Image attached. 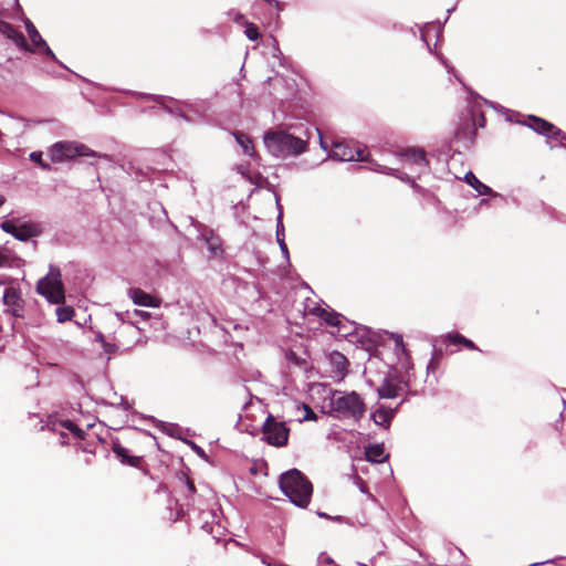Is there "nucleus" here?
<instances>
[{"mask_svg":"<svg viewBox=\"0 0 566 566\" xmlns=\"http://www.w3.org/2000/svg\"><path fill=\"white\" fill-rule=\"evenodd\" d=\"M282 492L298 507L310 504L313 485L311 481L297 469H292L280 476Z\"/></svg>","mask_w":566,"mask_h":566,"instance_id":"obj_1","label":"nucleus"},{"mask_svg":"<svg viewBox=\"0 0 566 566\" xmlns=\"http://www.w3.org/2000/svg\"><path fill=\"white\" fill-rule=\"evenodd\" d=\"M264 144L268 150L276 157L297 156L305 151L307 140L280 130L269 132L264 135Z\"/></svg>","mask_w":566,"mask_h":566,"instance_id":"obj_2","label":"nucleus"},{"mask_svg":"<svg viewBox=\"0 0 566 566\" xmlns=\"http://www.w3.org/2000/svg\"><path fill=\"white\" fill-rule=\"evenodd\" d=\"M331 411L342 419L360 420L366 412V405L356 391L336 390L331 398Z\"/></svg>","mask_w":566,"mask_h":566,"instance_id":"obj_3","label":"nucleus"},{"mask_svg":"<svg viewBox=\"0 0 566 566\" xmlns=\"http://www.w3.org/2000/svg\"><path fill=\"white\" fill-rule=\"evenodd\" d=\"M49 155L53 163H62L64 160L73 159L77 156L101 157L87 146L74 142L55 143L50 148Z\"/></svg>","mask_w":566,"mask_h":566,"instance_id":"obj_4","label":"nucleus"},{"mask_svg":"<svg viewBox=\"0 0 566 566\" xmlns=\"http://www.w3.org/2000/svg\"><path fill=\"white\" fill-rule=\"evenodd\" d=\"M36 290L53 304L63 303L65 300L64 287L59 270L51 269L50 273L39 281Z\"/></svg>","mask_w":566,"mask_h":566,"instance_id":"obj_5","label":"nucleus"},{"mask_svg":"<svg viewBox=\"0 0 566 566\" xmlns=\"http://www.w3.org/2000/svg\"><path fill=\"white\" fill-rule=\"evenodd\" d=\"M332 158L342 161H367L365 149L353 140L334 139L332 143Z\"/></svg>","mask_w":566,"mask_h":566,"instance_id":"obj_6","label":"nucleus"},{"mask_svg":"<svg viewBox=\"0 0 566 566\" xmlns=\"http://www.w3.org/2000/svg\"><path fill=\"white\" fill-rule=\"evenodd\" d=\"M262 433L269 444L281 448L289 442L290 428L285 422H279L272 415H269L262 427Z\"/></svg>","mask_w":566,"mask_h":566,"instance_id":"obj_7","label":"nucleus"},{"mask_svg":"<svg viewBox=\"0 0 566 566\" xmlns=\"http://www.w3.org/2000/svg\"><path fill=\"white\" fill-rule=\"evenodd\" d=\"M305 317H314L319 319L321 324H325L328 327L336 328L337 332L340 331L343 326V316L335 312L329 306H322L312 302L311 304H305L304 307Z\"/></svg>","mask_w":566,"mask_h":566,"instance_id":"obj_8","label":"nucleus"},{"mask_svg":"<svg viewBox=\"0 0 566 566\" xmlns=\"http://www.w3.org/2000/svg\"><path fill=\"white\" fill-rule=\"evenodd\" d=\"M521 123L535 133L546 137L552 145L555 144L557 138L565 139L564 132L560 128L542 117L527 115Z\"/></svg>","mask_w":566,"mask_h":566,"instance_id":"obj_9","label":"nucleus"},{"mask_svg":"<svg viewBox=\"0 0 566 566\" xmlns=\"http://www.w3.org/2000/svg\"><path fill=\"white\" fill-rule=\"evenodd\" d=\"M1 229L20 241H28L31 238L40 235L42 232V229L38 223L24 222L15 224L12 220L3 221L1 223Z\"/></svg>","mask_w":566,"mask_h":566,"instance_id":"obj_10","label":"nucleus"},{"mask_svg":"<svg viewBox=\"0 0 566 566\" xmlns=\"http://www.w3.org/2000/svg\"><path fill=\"white\" fill-rule=\"evenodd\" d=\"M476 130V115L472 112L461 117L453 138L462 143L464 147H469L474 140Z\"/></svg>","mask_w":566,"mask_h":566,"instance_id":"obj_11","label":"nucleus"},{"mask_svg":"<svg viewBox=\"0 0 566 566\" xmlns=\"http://www.w3.org/2000/svg\"><path fill=\"white\" fill-rule=\"evenodd\" d=\"M0 33H2L3 35H6L8 39L12 40L13 43L22 49V50H27V51H32L29 45H28V42H27V39L25 36L17 31L12 24L3 21L0 19Z\"/></svg>","mask_w":566,"mask_h":566,"instance_id":"obj_12","label":"nucleus"},{"mask_svg":"<svg viewBox=\"0 0 566 566\" xmlns=\"http://www.w3.org/2000/svg\"><path fill=\"white\" fill-rule=\"evenodd\" d=\"M129 293H130V297H132L134 304H136V305L147 306V307H159L161 304L160 298L146 293L142 289H138V287L132 289L129 291Z\"/></svg>","mask_w":566,"mask_h":566,"instance_id":"obj_13","label":"nucleus"},{"mask_svg":"<svg viewBox=\"0 0 566 566\" xmlns=\"http://www.w3.org/2000/svg\"><path fill=\"white\" fill-rule=\"evenodd\" d=\"M27 32L29 34V38L31 42L33 43L34 48L36 50H42L48 56L54 59V53L52 50L48 46L46 42L42 39L41 34L34 27V24L28 20L25 22Z\"/></svg>","mask_w":566,"mask_h":566,"instance_id":"obj_14","label":"nucleus"},{"mask_svg":"<svg viewBox=\"0 0 566 566\" xmlns=\"http://www.w3.org/2000/svg\"><path fill=\"white\" fill-rule=\"evenodd\" d=\"M113 452L116 454V457L120 460L123 464L133 467V468H139L143 458L137 455H132L129 453V450L126 449L124 446H122L119 442H115L113 444Z\"/></svg>","mask_w":566,"mask_h":566,"instance_id":"obj_15","label":"nucleus"},{"mask_svg":"<svg viewBox=\"0 0 566 566\" xmlns=\"http://www.w3.org/2000/svg\"><path fill=\"white\" fill-rule=\"evenodd\" d=\"M396 409L387 408L384 405L378 406L371 413V419L377 426L385 429L390 427L391 420L394 419Z\"/></svg>","mask_w":566,"mask_h":566,"instance_id":"obj_16","label":"nucleus"},{"mask_svg":"<svg viewBox=\"0 0 566 566\" xmlns=\"http://www.w3.org/2000/svg\"><path fill=\"white\" fill-rule=\"evenodd\" d=\"M3 303L11 308L14 315L23 307V300L18 289L8 287L3 294Z\"/></svg>","mask_w":566,"mask_h":566,"instance_id":"obj_17","label":"nucleus"},{"mask_svg":"<svg viewBox=\"0 0 566 566\" xmlns=\"http://www.w3.org/2000/svg\"><path fill=\"white\" fill-rule=\"evenodd\" d=\"M402 157L406 158L407 161L412 163L417 166L427 168L429 166V163L426 157V153L423 149L420 148H410L406 149L402 153Z\"/></svg>","mask_w":566,"mask_h":566,"instance_id":"obj_18","label":"nucleus"},{"mask_svg":"<svg viewBox=\"0 0 566 566\" xmlns=\"http://www.w3.org/2000/svg\"><path fill=\"white\" fill-rule=\"evenodd\" d=\"M329 363L337 375L344 376L347 371L348 360L345 355L339 352H333L328 356Z\"/></svg>","mask_w":566,"mask_h":566,"instance_id":"obj_19","label":"nucleus"},{"mask_svg":"<svg viewBox=\"0 0 566 566\" xmlns=\"http://www.w3.org/2000/svg\"><path fill=\"white\" fill-rule=\"evenodd\" d=\"M401 387L390 379H386L377 389L380 398H396L399 395Z\"/></svg>","mask_w":566,"mask_h":566,"instance_id":"obj_20","label":"nucleus"},{"mask_svg":"<svg viewBox=\"0 0 566 566\" xmlns=\"http://www.w3.org/2000/svg\"><path fill=\"white\" fill-rule=\"evenodd\" d=\"M464 180L470 185L479 195H492L493 190L481 182L472 171L465 174Z\"/></svg>","mask_w":566,"mask_h":566,"instance_id":"obj_21","label":"nucleus"},{"mask_svg":"<svg viewBox=\"0 0 566 566\" xmlns=\"http://www.w3.org/2000/svg\"><path fill=\"white\" fill-rule=\"evenodd\" d=\"M447 339L449 340L450 344L462 345L463 347H465L469 350H478V352L481 350L471 339L464 337L460 333H449L447 335Z\"/></svg>","mask_w":566,"mask_h":566,"instance_id":"obj_22","label":"nucleus"},{"mask_svg":"<svg viewBox=\"0 0 566 566\" xmlns=\"http://www.w3.org/2000/svg\"><path fill=\"white\" fill-rule=\"evenodd\" d=\"M233 135L238 144L242 147L243 153L252 156L254 149L250 137L241 132H235Z\"/></svg>","mask_w":566,"mask_h":566,"instance_id":"obj_23","label":"nucleus"},{"mask_svg":"<svg viewBox=\"0 0 566 566\" xmlns=\"http://www.w3.org/2000/svg\"><path fill=\"white\" fill-rule=\"evenodd\" d=\"M385 450L381 446H370L366 449V458L370 462H381L385 459Z\"/></svg>","mask_w":566,"mask_h":566,"instance_id":"obj_24","label":"nucleus"},{"mask_svg":"<svg viewBox=\"0 0 566 566\" xmlns=\"http://www.w3.org/2000/svg\"><path fill=\"white\" fill-rule=\"evenodd\" d=\"M390 338L394 340L396 350L403 355L406 358H409V352L407 349V346L403 342V337L401 334L392 333L390 335Z\"/></svg>","mask_w":566,"mask_h":566,"instance_id":"obj_25","label":"nucleus"},{"mask_svg":"<svg viewBox=\"0 0 566 566\" xmlns=\"http://www.w3.org/2000/svg\"><path fill=\"white\" fill-rule=\"evenodd\" d=\"M56 316L60 323L71 321L74 316V310L71 306H63L56 308Z\"/></svg>","mask_w":566,"mask_h":566,"instance_id":"obj_26","label":"nucleus"},{"mask_svg":"<svg viewBox=\"0 0 566 566\" xmlns=\"http://www.w3.org/2000/svg\"><path fill=\"white\" fill-rule=\"evenodd\" d=\"M244 34L251 41H256L261 35L259 32V28L252 22L245 23Z\"/></svg>","mask_w":566,"mask_h":566,"instance_id":"obj_27","label":"nucleus"},{"mask_svg":"<svg viewBox=\"0 0 566 566\" xmlns=\"http://www.w3.org/2000/svg\"><path fill=\"white\" fill-rule=\"evenodd\" d=\"M30 159L36 163L41 168L49 170L51 167L48 163L42 160V153L33 151L30 154Z\"/></svg>","mask_w":566,"mask_h":566,"instance_id":"obj_28","label":"nucleus"},{"mask_svg":"<svg viewBox=\"0 0 566 566\" xmlns=\"http://www.w3.org/2000/svg\"><path fill=\"white\" fill-rule=\"evenodd\" d=\"M441 357H442V352L436 350L433 354V357L431 358V360L428 365V369H431L433 371L436 368H438Z\"/></svg>","mask_w":566,"mask_h":566,"instance_id":"obj_29","label":"nucleus"},{"mask_svg":"<svg viewBox=\"0 0 566 566\" xmlns=\"http://www.w3.org/2000/svg\"><path fill=\"white\" fill-rule=\"evenodd\" d=\"M65 428L73 432L75 436L82 438L83 430L80 429L75 423L67 421Z\"/></svg>","mask_w":566,"mask_h":566,"instance_id":"obj_30","label":"nucleus"},{"mask_svg":"<svg viewBox=\"0 0 566 566\" xmlns=\"http://www.w3.org/2000/svg\"><path fill=\"white\" fill-rule=\"evenodd\" d=\"M304 408H305V416H304L305 420H316L317 419V416L308 406L305 405Z\"/></svg>","mask_w":566,"mask_h":566,"instance_id":"obj_31","label":"nucleus"},{"mask_svg":"<svg viewBox=\"0 0 566 566\" xmlns=\"http://www.w3.org/2000/svg\"><path fill=\"white\" fill-rule=\"evenodd\" d=\"M475 115H476V127L478 126L479 127H484V125H485V117H484V115L482 113H478V114L475 113Z\"/></svg>","mask_w":566,"mask_h":566,"instance_id":"obj_32","label":"nucleus"},{"mask_svg":"<svg viewBox=\"0 0 566 566\" xmlns=\"http://www.w3.org/2000/svg\"><path fill=\"white\" fill-rule=\"evenodd\" d=\"M564 137L565 139L563 138H557L555 144H553V147L555 146H560V147H565L566 148V133L564 132Z\"/></svg>","mask_w":566,"mask_h":566,"instance_id":"obj_33","label":"nucleus"},{"mask_svg":"<svg viewBox=\"0 0 566 566\" xmlns=\"http://www.w3.org/2000/svg\"><path fill=\"white\" fill-rule=\"evenodd\" d=\"M186 483H187V488H188L189 492L195 493L196 486H195L193 481H191L190 479H187Z\"/></svg>","mask_w":566,"mask_h":566,"instance_id":"obj_34","label":"nucleus"},{"mask_svg":"<svg viewBox=\"0 0 566 566\" xmlns=\"http://www.w3.org/2000/svg\"><path fill=\"white\" fill-rule=\"evenodd\" d=\"M8 263V256L0 251V266H4Z\"/></svg>","mask_w":566,"mask_h":566,"instance_id":"obj_35","label":"nucleus"},{"mask_svg":"<svg viewBox=\"0 0 566 566\" xmlns=\"http://www.w3.org/2000/svg\"><path fill=\"white\" fill-rule=\"evenodd\" d=\"M281 249L285 255H289V250L284 241L280 242Z\"/></svg>","mask_w":566,"mask_h":566,"instance_id":"obj_36","label":"nucleus"},{"mask_svg":"<svg viewBox=\"0 0 566 566\" xmlns=\"http://www.w3.org/2000/svg\"><path fill=\"white\" fill-rule=\"evenodd\" d=\"M319 143H321V146L323 149L327 150L328 149V145L327 143L323 139V137L321 136L319 137Z\"/></svg>","mask_w":566,"mask_h":566,"instance_id":"obj_37","label":"nucleus"},{"mask_svg":"<svg viewBox=\"0 0 566 566\" xmlns=\"http://www.w3.org/2000/svg\"><path fill=\"white\" fill-rule=\"evenodd\" d=\"M289 359L294 360L296 364H298V358L296 357V355L294 353L289 354Z\"/></svg>","mask_w":566,"mask_h":566,"instance_id":"obj_38","label":"nucleus"},{"mask_svg":"<svg viewBox=\"0 0 566 566\" xmlns=\"http://www.w3.org/2000/svg\"><path fill=\"white\" fill-rule=\"evenodd\" d=\"M210 249L212 250V252H213V253H217V251H218V250H220V251H221V249H220V248H216V244H211V245H210Z\"/></svg>","mask_w":566,"mask_h":566,"instance_id":"obj_39","label":"nucleus"},{"mask_svg":"<svg viewBox=\"0 0 566 566\" xmlns=\"http://www.w3.org/2000/svg\"><path fill=\"white\" fill-rule=\"evenodd\" d=\"M4 202V198L2 196H0V207L3 205Z\"/></svg>","mask_w":566,"mask_h":566,"instance_id":"obj_40","label":"nucleus"}]
</instances>
